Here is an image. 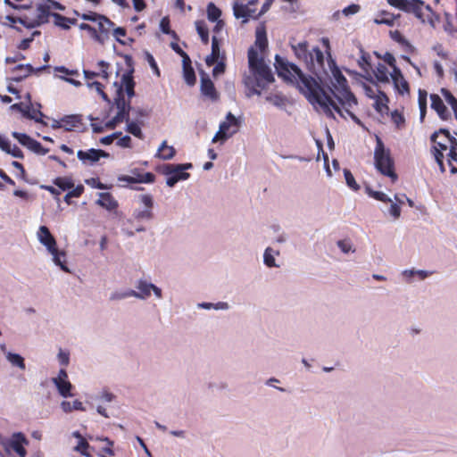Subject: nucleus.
Here are the masks:
<instances>
[{
	"mask_svg": "<svg viewBox=\"0 0 457 457\" xmlns=\"http://www.w3.org/2000/svg\"><path fill=\"white\" fill-rule=\"evenodd\" d=\"M328 63L332 71L333 79L332 87L329 91L334 98L317 82V80L303 73L301 69L295 63L276 55L275 67L278 75L285 80L295 83L300 91L303 92L312 104H318L324 112L334 117L333 111L337 112L342 118H351L355 123L361 125L360 119L354 114V109L358 105L355 96L350 90L346 78L342 74L331 58L329 52Z\"/></svg>",
	"mask_w": 457,
	"mask_h": 457,
	"instance_id": "obj_1",
	"label": "nucleus"
},
{
	"mask_svg": "<svg viewBox=\"0 0 457 457\" xmlns=\"http://www.w3.org/2000/svg\"><path fill=\"white\" fill-rule=\"evenodd\" d=\"M268 47L266 29L263 24L258 26L255 30L254 46L248 49V64L251 74L244 78V84L247 89L246 96L261 95V91L266 85L274 80L270 67L265 63L263 56L258 55V51L264 54Z\"/></svg>",
	"mask_w": 457,
	"mask_h": 457,
	"instance_id": "obj_2",
	"label": "nucleus"
},
{
	"mask_svg": "<svg viewBox=\"0 0 457 457\" xmlns=\"http://www.w3.org/2000/svg\"><path fill=\"white\" fill-rule=\"evenodd\" d=\"M374 164L382 175L390 178L393 182L397 180L398 177L395 170V162L390 150L385 147L382 139L378 137H377L374 150Z\"/></svg>",
	"mask_w": 457,
	"mask_h": 457,
	"instance_id": "obj_3",
	"label": "nucleus"
},
{
	"mask_svg": "<svg viewBox=\"0 0 457 457\" xmlns=\"http://www.w3.org/2000/svg\"><path fill=\"white\" fill-rule=\"evenodd\" d=\"M37 237L39 242L44 245L48 252L53 255L54 262L63 271H69L65 262V253L59 251L56 240L46 226L39 227Z\"/></svg>",
	"mask_w": 457,
	"mask_h": 457,
	"instance_id": "obj_4",
	"label": "nucleus"
},
{
	"mask_svg": "<svg viewBox=\"0 0 457 457\" xmlns=\"http://www.w3.org/2000/svg\"><path fill=\"white\" fill-rule=\"evenodd\" d=\"M65 6L61 3L54 0H44L37 4L36 6V19L29 24V27L39 26L49 22V18L54 14L55 11H64Z\"/></svg>",
	"mask_w": 457,
	"mask_h": 457,
	"instance_id": "obj_5",
	"label": "nucleus"
},
{
	"mask_svg": "<svg viewBox=\"0 0 457 457\" xmlns=\"http://www.w3.org/2000/svg\"><path fill=\"white\" fill-rule=\"evenodd\" d=\"M387 3L401 11L413 13L418 19L424 21L425 12H430L432 10L429 5H426L421 0H386Z\"/></svg>",
	"mask_w": 457,
	"mask_h": 457,
	"instance_id": "obj_6",
	"label": "nucleus"
},
{
	"mask_svg": "<svg viewBox=\"0 0 457 457\" xmlns=\"http://www.w3.org/2000/svg\"><path fill=\"white\" fill-rule=\"evenodd\" d=\"M191 163L185 164H164L162 166V173L167 175L166 184L169 187H173L178 181L187 179L190 176L189 173L185 172L186 170L191 169Z\"/></svg>",
	"mask_w": 457,
	"mask_h": 457,
	"instance_id": "obj_7",
	"label": "nucleus"
},
{
	"mask_svg": "<svg viewBox=\"0 0 457 457\" xmlns=\"http://www.w3.org/2000/svg\"><path fill=\"white\" fill-rule=\"evenodd\" d=\"M191 163L185 164H164L162 166V173L167 175L166 184L169 187H173L178 181L187 179L190 176L189 173L185 172L186 170L191 169Z\"/></svg>",
	"mask_w": 457,
	"mask_h": 457,
	"instance_id": "obj_8",
	"label": "nucleus"
},
{
	"mask_svg": "<svg viewBox=\"0 0 457 457\" xmlns=\"http://www.w3.org/2000/svg\"><path fill=\"white\" fill-rule=\"evenodd\" d=\"M191 163L185 164H164L162 166V173L167 175L166 184L169 187H173L178 181L187 179L190 176L189 173L185 172L186 170L191 169Z\"/></svg>",
	"mask_w": 457,
	"mask_h": 457,
	"instance_id": "obj_9",
	"label": "nucleus"
},
{
	"mask_svg": "<svg viewBox=\"0 0 457 457\" xmlns=\"http://www.w3.org/2000/svg\"><path fill=\"white\" fill-rule=\"evenodd\" d=\"M12 136L17 139L21 145L27 147L37 154L45 155L49 151L47 148L43 147V145L38 141L25 133L13 131Z\"/></svg>",
	"mask_w": 457,
	"mask_h": 457,
	"instance_id": "obj_10",
	"label": "nucleus"
},
{
	"mask_svg": "<svg viewBox=\"0 0 457 457\" xmlns=\"http://www.w3.org/2000/svg\"><path fill=\"white\" fill-rule=\"evenodd\" d=\"M29 441L26 436L21 433H14L11 439L4 443V448L7 452L11 450L15 452L20 457H26L27 451L24 447L25 445H28Z\"/></svg>",
	"mask_w": 457,
	"mask_h": 457,
	"instance_id": "obj_11",
	"label": "nucleus"
},
{
	"mask_svg": "<svg viewBox=\"0 0 457 457\" xmlns=\"http://www.w3.org/2000/svg\"><path fill=\"white\" fill-rule=\"evenodd\" d=\"M306 68L316 76L322 73L328 74L325 69V60L322 51L319 47H314L312 50V60H309Z\"/></svg>",
	"mask_w": 457,
	"mask_h": 457,
	"instance_id": "obj_12",
	"label": "nucleus"
},
{
	"mask_svg": "<svg viewBox=\"0 0 457 457\" xmlns=\"http://www.w3.org/2000/svg\"><path fill=\"white\" fill-rule=\"evenodd\" d=\"M127 62L129 66V69L122 75L120 84L118 85L117 82L114 85L118 87H121L122 92L125 90L129 98H131L135 96V81L133 78L134 68L131 66V57L126 56Z\"/></svg>",
	"mask_w": 457,
	"mask_h": 457,
	"instance_id": "obj_13",
	"label": "nucleus"
},
{
	"mask_svg": "<svg viewBox=\"0 0 457 457\" xmlns=\"http://www.w3.org/2000/svg\"><path fill=\"white\" fill-rule=\"evenodd\" d=\"M62 124L66 131L84 132L87 129L81 114L65 115Z\"/></svg>",
	"mask_w": 457,
	"mask_h": 457,
	"instance_id": "obj_14",
	"label": "nucleus"
},
{
	"mask_svg": "<svg viewBox=\"0 0 457 457\" xmlns=\"http://www.w3.org/2000/svg\"><path fill=\"white\" fill-rule=\"evenodd\" d=\"M97 25V35L99 37L97 43L104 45L105 42L109 39L110 34L112 32L115 24L109 18L103 15L102 18L98 21Z\"/></svg>",
	"mask_w": 457,
	"mask_h": 457,
	"instance_id": "obj_15",
	"label": "nucleus"
},
{
	"mask_svg": "<svg viewBox=\"0 0 457 457\" xmlns=\"http://www.w3.org/2000/svg\"><path fill=\"white\" fill-rule=\"evenodd\" d=\"M77 156L83 163L93 164L98 162L101 157H108L109 154L101 149L91 148L87 151H78Z\"/></svg>",
	"mask_w": 457,
	"mask_h": 457,
	"instance_id": "obj_16",
	"label": "nucleus"
},
{
	"mask_svg": "<svg viewBox=\"0 0 457 457\" xmlns=\"http://www.w3.org/2000/svg\"><path fill=\"white\" fill-rule=\"evenodd\" d=\"M290 46L297 60L303 62L307 65L309 60H312V51L309 50L308 42L290 43Z\"/></svg>",
	"mask_w": 457,
	"mask_h": 457,
	"instance_id": "obj_17",
	"label": "nucleus"
},
{
	"mask_svg": "<svg viewBox=\"0 0 457 457\" xmlns=\"http://www.w3.org/2000/svg\"><path fill=\"white\" fill-rule=\"evenodd\" d=\"M201 93L212 101H217L219 99V94L215 86L207 75L202 76L201 78Z\"/></svg>",
	"mask_w": 457,
	"mask_h": 457,
	"instance_id": "obj_18",
	"label": "nucleus"
},
{
	"mask_svg": "<svg viewBox=\"0 0 457 457\" xmlns=\"http://www.w3.org/2000/svg\"><path fill=\"white\" fill-rule=\"evenodd\" d=\"M440 133H443L445 137H446L447 141L450 144V152H449V160L448 162L452 166L451 171L455 173L457 171V168L452 165V162L454 161L457 162V140L455 137H452L450 132L445 129H440Z\"/></svg>",
	"mask_w": 457,
	"mask_h": 457,
	"instance_id": "obj_19",
	"label": "nucleus"
},
{
	"mask_svg": "<svg viewBox=\"0 0 457 457\" xmlns=\"http://www.w3.org/2000/svg\"><path fill=\"white\" fill-rule=\"evenodd\" d=\"M431 100V108L436 112L438 116L443 120H447L450 118V112H448L446 106L445 105L441 97L436 94L430 95Z\"/></svg>",
	"mask_w": 457,
	"mask_h": 457,
	"instance_id": "obj_20",
	"label": "nucleus"
},
{
	"mask_svg": "<svg viewBox=\"0 0 457 457\" xmlns=\"http://www.w3.org/2000/svg\"><path fill=\"white\" fill-rule=\"evenodd\" d=\"M97 65L99 67V72L84 70L86 79L89 80L96 77H101L102 79L108 80L110 78V73L108 71L110 64L102 60L98 62Z\"/></svg>",
	"mask_w": 457,
	"mask_h": 457,
	"instance_id": "obj_21",
	"label": "nucleus"
},
{
	"mask_svg": "<svg viewBox=\"0 0 457 457\" xmlns=\"http://www.w3.org/2000/svg\"><path fill=\"white\" fill-rule=\"evenodd\" d=\"M183 77L187 85L193 86L195 84L196 77L195 71L192 67L190 57H184L182 60Z\"/></svg>",
	"mask_w": 457,
	"mask_h": 457,
	"instance_id": "obj_22",
	"label": "nucleus"
},
{
	"mask_svg": "<svg viewBox=\"0 0 457 457\" xmlns=\"http://www.w3.org/2000/svg\"><path fill=\"white\" fill-rule=\"evenodd\" d=\"M220 42L216 36L212 38V53L205 58V63L207 66H212L218 62L220 58Z\"/></svg>",
	"mask_w": 457,
	"mask_h": 457,
	"instance_id": "obj_23",
	"label": "nucleus"
},
{
	"mask_svg": "<svg viewBox=\"0 0 457 457\" xmlns=\"http://www.w3.org/2000/svg\"><path fill=\"white\" fill-rule=\"evenodd\" d=\"M233 12L236 18H243L244 22H246L250 17L254 18L255 10L252 9L246 4H239L236 3L233 6Z\"/></svg>",
	"mask_w": 457,
	"mask_h": 457,
	"instance_id": "obj_24",
	"label": "nucleus"
},
{
	"mask_svg": "<svg viewBox=\"0 0 457 457\" xmlns=\"http://www.w3.org/2000/svg\"><path fill=\"white\" fill-rule=\"evenodd\" d=\"M39 108L40 104H38V108H34L32 104L26 105L22 116L29 120H33L37 123L46 125L43 120L45 114L39 110Z\"/></svg>",
	"mask_w": 457,
	"mask_h": 457,
	"instance_id": "obj_25",
	"label": "nucleus"
},
{
	"mask_svg": "<svg viewBox=\"0 0 457 457\" xmlns=\"http://www.w3.org/2000/svg\"><path fill=\"white\" fill-rule=\"evenodd\" d=\"M114 104L118 109V112H121L129 116V112L130 109L129 102H127L124 97V93L121 90V87H118L116 89V96L114 98Z\"/></svg>",
	"mask_w": 457,
	"mask_h": 457,
	"instance_id": "obj_26",
	"label": "nucleus"
},
{
	"mask_svg": "<svg viewBox=\"0 0 457 457\" xmlns=\"http://www.w3.org/2000/svg\"><path fill=\"white\" fill-rule=\"evenodd\" d=\"M96 204L108 211H113L118 207L117 201L112 194L108 192L100 193L99 199L96 201Z\"/></svg>",
	"mask_w": 457,
	"mask_h": 457,
	"instance_id": "obj_27",
	"label": "nucleus"
},
{
	"mask_svg": "<svg viewBox=\"0 0 457 457\" xmlns=\"http://www.w3.org/2000/svg\"><path fill=\"white\" fill-rule=\"evenodd\" d=\"M53 383L55 385V386L58 390V393L62 397H69V396L72 395V394L71 392L72 389V385L71 384V382L69 380H62L61 381V378H53Z\"/></svg>",
	"mask_w": 457,
	"mask_h": 457,
	"instance_id": "obj_28",
	"label": "nucleus"
},
{
	"mask_svg": "<svg viewBox=\"0 0 457 457\" xmlns=\"http://www.w3.org/2000/svg\"><path fill=\"white\" fill-rule=\"evenodd\" d=\"M176 150L173 146L168 145L166 141H163L158 148L156 156L162 160H170L174 157Z\"/></svg>",
	"mask_w": 457,
	"mask_h": 457,
	"instance_id": "obj_29",
	"label": "nucleus"
},
{
	"mask_svg": "<svg viewBox=\"0 0 457 457\" xmlns=\"http://www.w3.org/2000/svg\"><path fill=\"white\" fill-rule=\"evenodd\" d=\"M374 100H375L374 108L378 112H381L384 110H388L387 103L389 102V99L384 92L378 91V94L374 98Z\"/></svg>",
	"mask_w": 457,
	"mask_h": 457,
	"instance_id": "obj_30",
	"label": "nucleus"
},
{
	"mask_svg": "<svg viewBox=\"0 0 457 457\" xmlns=\"http://www.w3.org/2000/svg\"><path fill=\"white\" fill-rule=\"evenodd\" d=\"M54 184L62 191L70 190L74 187L73 180L69 177H57L54 179Z\"/></svg>",
	"mask_w": 457,
	"mask_h": 457,
	"instance_id": "obj_31",
	"label": "nucleus"
},
{
	"mask_svg": "<svg viewBox=\"0 0 457 457\" xmlns=\"http://www.w3.org/2000/svg\"><path fill=\"white\" fill-rule=\"evenodd\" d=\"M427 91L423 89L419 90L418 103L420 112V120L423 121L427 112Z\"/></svg>",
	"mask_w": 457,
	"mask_h": 457,
	"instance_id": "obj_32",
	"label": "nucleus"
},
{
	"mask_svg": "<svg viewBox=\"0 0 457 457\" xmlns=\"http://www.w3.org/2000/svg\"><path fill=\"white\" fill-rule=\"evenodd\" d=\"M73 436L79 439V444L74 448L75 451L79 452L85 456H89V453H87L89 444L87 441L79 434V432H74Z\"/></svg>",
	"mask_w": 457,
	"mask_h": 457,
	"instance_id": "obj_33",
	"label": "nucleus"
},
{
	"mask_svg": "<svg viewBox=\"0 0 457 457\" xmlns=\"http://www.w3.org/2000/svg\"><path fill=\"white\" fill-rule=\"evenodd\" d=\"M374 75H375L376 79L380 82H383V83L389 82L387 68L386 67V65H384L382 63L378 64V66L376 67V70L374 71Z\"/></svg>",
	"mask_w": 457,
	"mask_h": 457,
	"instance_id": "obj_34",
	"label": "nucleus"
},
{
	"mask_svg": "<svg viewBox=\"0 0 457 457\" xmlns=\"http://www.w3.org/2000/svg\"><path fill=\"white\" fill-rule=\"evenodd\" d=\"M195 27H196L197 33L200 36L203 44L208 45L209 44V30H208V28L205 25V23L204 21H196Z\"/></svg>",
	"mask_w": 457,
	"mask_h": 457,
	"instance_id": "obj_35",
	"label": "nucleus"
},
{
	"mask_svg": "<svg viewBox=\"0 0 457 457\" xmlns=\"http://www.w3.org/2000/svg\"><path fill=\"white\" fill-rule=\"evenodd\" d=\"M61 406L64 412H71L73 410H76V411H84L85 410L83 407V403L79 400L73 401L72 403H71L70 402H67V401H63L61 403Z\"/></svg>",
	"mask_w": 457,
	"mask_h": 457,
	"instance_id": "obj_36",
	"label": "nucleus"
},
{
	"mask_svg": "<svg viewBox=\"0 0 457 457\" xmlns=\"http://www.w3.org/2000/svg\"><path fill=\"white\" fill-rule=\"evenodd\" d=\"M394 87L398 94L403 96L405 94H410V86L408 81L402 77V79H397V82H393Z\"/></svg>",
	"mask_w": 457,
	"mask_h": 457,
	"instance_id": "obj_37",
	"label": "nucleus"
},
{
	"mask_svg": "<svg viewBox=\"0 0 457 457\" xmlns=\"http://www.w3.org/2000/svg\"><path fill=\"white\" fill-rule=\"evenodd\" d=\"M220 15L221 11L213 3H210L207 5V17L209 21L212 22L217 21Z\"/></svg>",
	"mask_w": 457,
	"mask_h": 457,
	"instance_id": "obj_38",
	"label": "nucleus"
},
{
	"mask_svg": "<svg viewBox=\"0 0 457 457\" xmlns=\"http://www.w3.org/2000/svg\"><path fill=\"white\" fill-rule=\"evenodd\" d=\"M124 120L129 121V116L122 114L121 112H117V114L112 120L105 123V127L108 129H114L117 124L122 122Z\"/></svg>",
	"mask_w": 457,
	"mask_h": 457,
	"instance_id": "obj_39",
	"label": "nucleus"
},
{
	"mask_svg": "<svg viewBox=\"0 0 457 457\" xmlns=\"http://www.w3.org/2000/svg\"><path fill=\"white\" fill-rule=\"evenodd\" d=\"M24 71V73L15 77L13 79L16 81H21L23 78L30 75L33 72V67L30 64H27V65L19 64L16 67H14L13 71Z\"/></svg>",
	"mask_w": 457,
	"mask_h": 457,
	"instance_id": "obj_40",
	"label": "nucleus"
},
{
	"mask_svg": "<svg viewBox=\"0 0 457 457\" xmlns=\"http://www.w3.org/2000/svg\"><path fill=\"white\" fill-rule=\"evenodd\" d=\"M441 93L445 97V101L448 104L451 105L454 114L457 112V99L453 96V95L446 88H442Z\"/></svg>",
	"mask_w": 457,
	"mask_h": 457,
	"instance_id": "obj_41",
	"label": "nucleus"
},
{
	"mask_svg": "<svg viewBox=\"0 0 457 457\" xmlns=\"http://www.w3.org/2000/svg\"><path fill=\"white\" fill-rule=\"evenodd\" d=\"M7 360L13 366H17V367H19L21 370H25V368H26L25 362H24V359L20 354H18V353H9L7 354Z\"/></svg>",
	"mask_w": 457,
	"mask_h": 457,
	"instance_id": "obj_42",
	"label": "nucleus"
},
{
	"mask_svg": "<svg viewBox=\"0 0 457 457\" xmlns=\"http://www.w3.org/2000/svg\"><path fill=\"white\" fill-rule=\"evenodd\" d=\"M266 101L277 107H282L286 104V98L278 94H271L267 96Z\"/></svg>",
	"mask_w": 457,
	"mask_h": 457,
	"instance_id": "obj_43",
	"label": "nucleus"
},
{
	"mask_svg": "<svg viewBox=\"0 0 457 457\" xmlns=\"http://www.w3.org/2000/svg\"><path fill=\"white\" fill-rule=\"evenodd\" d=\"M127 131L139 139L144 138V135L141 130V128L137 122H134V121L129 122L128 121Z\"/></svg>",
	"mask_w": 457,
	"mask_h": 457,
	"instance_id": "obj_44",
	"label": "nucleus"
},
{
	"mask_svg": "<svg viewBox=\"0 0 457 457\" xmlns=\"http://www.w3.org/2000/svg\"><path fill=\"white\" fill-rule=\"evenodd\" d=\"M344 175H345V182H346L347 186L353 191H358L360 189V186L356 183L352 172L349 170L345 169Z\"/></svg>",
	"mask_w": 457,
	"mask_h": 457,
	"instance_id": "obj_45",
	"label": "nucleus"
},
{
	"mask_svg": "<svg viewBox=\"0 0 457 457\" xmlns=\"http://www.w3.org/2000/svg\"><path fill=\"white\" fill-rule=\"evenodd\" d=\"M151 287L152 284H148L145 281H140L138 284V290L139 292H137L138 294L137 297L145 298L151 295Z\"/></svg>",
	"mask_w": 457,
	"mask_h": 457,
	"instance_id": "obj_46",
	"label": "nucleus"
},
{
	"mask_svg": "<svg viewBox=\"0 0 457 457\" xmlns=\"http://www.w3.org/2000/svg\"><path fill=\"white\" fill-rule=\"evenodd\" d=\"M70 21L68 17L62 14H54V23L55 26L60 27L63 29H69L68 22Z\"/></svg>",
	"mask_w": 457,
	"mask_h": 457,
	"instance_id": "obj_47",
	"label": "nucleus"
},
{
	"mask_svg": "<svg viewBox=\"0 0 457 457\" xmlns=\"http://www.w3.org/2000/svg\"><path fill=\"white\" fill-rule=\"evenodd\" d=\"M71 189L72 190L69 191L64 196V201L67 204H70V198L79 197L84 192V187L82 185H79L76 187L71 188Z\"/></svg>",
	"mask_w": 457,
	"mask_h": 457,
	"instance_id": "obj_48",
	"label": "nucleus"
},
{
	"mask_svg": "<svg viewBox=\"0 0 457 457\" xmlns=\"http://www.w3.org/2000/svg\"><path fill=\"white\" fill-rule=\"evenodd\" d=\"M390 37L391 38L401 44L402 46H411L410 43L408 42V40L403 36V34L399 31V30H393V31H390Z\"/></svg>",
	"mask_w": 457,
	"mask_h": 457,
	"instance_id": "obj_49",
	"label": "nucleus"
},
{
	"mask_svg": "<svg viewBox=\"0 0 457 457\" xmlns=\"http://www.w3.org/2000/svg\"><path fill=\"white\" fill-rule=\"evenodd\" d=\"M79 29L81 30L87 31L92 39H94L96 42H97V39L99 38L97 35V29L94 28L93 26L87 24V23H80Z\"/></svg>",
	"mask_w": 457,
	"mask_h": 457,
	"instance_id": "obj_50",
	"label": "nucleus"
},
{
	"mask_svg": "<svg viewBox=\"0 0 457 457\" xmlns=\"http://www.w3.org/2000/svg\"><path fill=\"white\" fill-rule=\"evenodd\" d=\"M369 195L374 199L383 202V203H390L391 199L383 192L380 191H373L369 190Z\"/></svg>",
	"mask_w": 457,
	"mask_h": 457,
	"instance_id": "obj_51",
	"label": "nucleus"
},
{
	"mask_svg": "<svg viewBox=\"0 0 457 457\" xmlns=\"http://www.w3.org/2000/svg\"><path fill=\"white\" fill-rule=\"evenodd\" d=\"M112 33L113 37H115V39H116L119 43H120V44H122V45H124V44H125V43L120 39V37H126V35H127V30H126V29H125V28H122V27H117V28H115V26H114Z\"/></svg>",
	"mask_w": 457,
	"mask_h": 457,
	"instance_id": "obj_52",
	"label": "nucleus"
},
{
	"mask_svg": "<svg viewBox=\"0 0 457 457\" xmlns=\"http://www.w3.org/2000/svg\"><path fill=\"white\" fill-rule=\"evenodd\" d=\"M264 263L268 266V267H275L276 266V263H275V259H274V256L272 254V249L268 247L265 252H264Z\"/></svg>",
	"mask_w": 457,
	"mask_h": 457,
	"instance_id": "obj_53",
	"label": "nucleus"
},
{
	"mask_svg": "<svg viewBox=\"0 0 457 457\" xmlns=\"http://www.w3.org/2000/svg\"><path fill=\"white\" fill-rule=\"evenodd\" d=\"M382 15L384 16L380 20H375L376 23L378 24H386V25H393L395 21V16L389 12H383Z\"/></svg>",
	"mask_w": 457,
	"mask_h": 457,
	"instance_id": "obj_54",
	"label": "nucleus"
},
{
	"mask_svg": "<svg viewBox=\"0 0 457 457\" xmlns=\"http://www.w3.org/2000/svg\"><path fill=\"white\" fill-rule=\"evenodd\" d=\"M160 27L164 34H172L173 37H177L176 33L170 30V20L167 17L161 20Z\"/></svg>",
	"mask_w": 457,
	"mask_h": 457,
	"instance_id": "obj_55",
	"label": "nucleus"
},
{
	"mask_svg": "<svg viewBox=\"0 0 457 457\" xmlns=\"http://www.w3.org/2000/svg\"><path fill=\"white\" fill-rule=\"evenodd\" d=\"M102 16H103V14H99L95 12H89L87 13H82L80 15L81 19H83L85 21H96V22H98V21L102 18Z\"/></svg>",
	"mask_w": 457,
	"mask_h": 457,
	"instance_id": "obj_56",
	"label": "nucleus"
},
{
	"mask_svg": "<svg viewBox=\"0 0 457 457\" xmlns=\"http://www.w3.org/2000/svg\"><path fill=\"white\" fill-rule=\"evenodd\" d=\"M391 118L394 123H395L398 128L403 126L405 122L403 115L398 112L397 111L392 112Z\"/></svg>",
	"mask_w": 457,
	"mask_h": 457,
	"instance_id": "obj_57",
	"label": "nucleus"
},
{
	"mask_svg": "<svg viewBox=\"0 0 457 457\" xmlns=\"http://www.w3.org/2000/svg\"><path fill=\"white\" fill-rule=\"evenodd\" d=\"M137 180L138 183H153L155 180V175L152 172L142 173L140 179Z\"/></svg>",
	"mask_w": 457,
	"mask_h": 457,
	"instance_id": "obj_58",
	"label": "nucleus"
},
{
	"mask_svg": "<svg viewBox=\"0 0 457 457\" xmlns=\"http://www.w3.org/2000/svg\"><path fill=\"white\" fill-rule=\"evenodd\" d=\"M128 296H138V294L133 290L126 292V293H122V294L114 293L111 295L110 299L111 300L122 299V298H125Z\"/></svg>",
	"mask_w": 457,
	"mask_h": 457,
	"instance_id": "obj_59",
	"label": "nucleus"
},
{
	"mask_svg": "<svg viewBox=\"0 0 457 457\" xmlns=\"http://www.w3.org/2000/svg\"><path fill=\"white\" fill-rule=\"evenodd\" d=\"M102 441L106 443V446L103 447V452L108 455H114V452L112 450L113 442L111 441L108 437H104Z\"/></svg>",
	"mask_w": 457,
	"mask_h": 457,
	"instance_id": "obj_60",
	"label": "nucleus"
},
{
	"mask_svg": "<svg viewBox=\"0 0 457 457\" xmlns=\"http://www.w3.org/2000/svg\"><path fill=\"white\" fill-rule=\"evenodd\" d=\"M11 146V142L0 134V149L7 154V152H10Z\"/></svg>",
	"mask_w": 457,
	"mask_h": 457,
	"instance_id": "obj_61",
	"label": "nucleus"
},
{
	"mask_svg": "<svg viewBox=\"0 0 457 457\" xmlns=\"http://www.w3.org/2000/svg\"><path fill=\"white\" fill-rule=\"evenodd\" d=\"M8 154H11L12 157L23 159L24 154L22 151L16 145H13L11 146L10 152H7Z\"/></svg>",
	"mask_w": 457,
	"mask_h": 457,
	"instance_id": "obj_62",
	"label": "nucleus"
},
{
	"mask_svg": "<svg viewBox=\"0 0 457 457\" xmlns=\"http://www.w3.org/2000/svg\"><path fill=\"white\" fill-rule=\"evenodd\" d=\"M364 90H365V95L369 97V98H371V99H374L378 94V91H380L378 88V86H376V87H370V86H365L364 87Z\"/></svg>",
	"mask_w": 457,
	"mask_h": 457,
	"instance_id": "obj_63",
	"label": "nucleus"
},
{
	"mask_svg": "<svg viewBox=\"0 0 457 457\" xmlns=\"http://www.w3.org/2000/svg\"><path fill=\"white\" fill-rule=\"evenodd\" d=\"M359 11H360V5L353 4H350L349 6L345 7L343 10V13L345 16H348V15H351V14L357 13Z\"/></svg>",
	"mask_w": 457,
	"mask_h": 457,
	"instance_id": "obj_64",
	"label": "nucleus"
}]
</instances>
